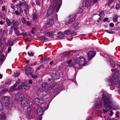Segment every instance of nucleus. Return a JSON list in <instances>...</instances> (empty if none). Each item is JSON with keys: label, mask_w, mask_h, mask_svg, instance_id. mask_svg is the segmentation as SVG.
<instances>
[{"label": "nucleus", "mask_w": 120, "mask_h": 120, "mask_svg": "<svg viewBox=\"0 0 120 120\" xmlns=\"http://www.w3.org/2000/svg\"><path fill=\"white\" fill-rule=\"evenodd\" d=\"M34 70L32 68L29 66H27L26 67L25 72L26 75H28L29 74L32 73Z\"/></svg>", "instance_id": "0eeeda50"}, {"label": "nucleus", "mask_w": 120, "mask_h": 120, "mask_svg": "<svg viewBox=\"0 0 120 120\" xmlns=\"http://www.w3.org/2000/svg\"><path fill=\"white\" fill-rule=\"evenodd\" d=\"M11 47H9L8 49V53H9L11 51Z\"/></svg>", "instance_id": "4d7b16f0"}, {"label": "nucleus", "mask_w": 120, "mask_h": 120, "mask_svg": "<svg viewBox=\"0 0 120 120\" xmlns=\"http://www.w3.org/2000/svg\"><path fill=\"white\" fill-rule=\"evenodd\" d=\"M42 105V106H43V107H42L43 108H44L45 110H46L48 109V104L46 103L45 104H43Z\"/></svg>", "instance_id": "c756f323"}, {"label": "nucleus", "mask_w": 120, "mask_h": 120, "mask_svg": "<svg viewBox=\"0 0 120 120\" xmlns=\"http://www.w3.org/2000/svg\"><path fill=\"white\" fill-rule=\"evenodd\" d=\"M104 12L103 11H101L99 13V15L100 17H101L102 16H104Z\"/></svg>", "instance_id": "a19ab883"}, {"label": "nucleus", "mask_w": 120, "mask_h": 120, "mask_svg": "<svg viewBox=\"0 0 120 120\" xmlns=\"http://www.w3.org/2000/svg\"><path fill=\"white\" fill-rule=\"evenodd\" d=\"M72 61V60H70L67 62V63L68 64H70L71 62Z\"/></svg>", "instance_id": "0e129e2a"}, {"label": "nucleus", "mask_w": 120, "mask_h": 120, "mask_svg": "<svg viewBox=\"0 0 120 120\" xmlns=\"http://www.w3.org/2000/svg\"><path fill=\"white\" fill-rule=\"evenodd\" d=\"M4 105L6 106V107H8V106H9V105L8 104V103H7L6 102V103Z\"/></svg>", "instance_id": "052dcab7"}, {"label": "nucleus", "mask_w": 120, "mask_h": 120, "mask_svg": "<svg viewBox=\"0 0 120 120\" xmlns=\"http://www.w3.org/2000/svg\"><path fill=\"white\" fill-rule=\"evenodd\" d=\"M8 43L10 46H12L13 45V43L12 41L9 40L8 41Z\"/></svg>", "instance_id": "79ce46f5"}, {"label": "nucleus", "mask_w": 120, "mask_h": 120, "mask_svg": "<svg viewBox=\"0 0 120 120\" xmlns=\"http://www.w3.org/2000/svg\"><path fill=\"white\" fill-rule=\"evenodd\" d=\"M102 96L105 107L106 109V110L103 109V111L104 113H106L108 111L111 109V102L109 98H107L104 94L102 95Z\"/></svg>", "instance_id": "f03ea898"}, {"label": "nucleus", "mask_w": 120, "mask_h": 120, "mask_svg": "<svg viewBox=\"0 0 120 120\" xmlns=\"http://www.w3.org/2000/svg\"><path fill=\"white\" fill-rule=\"evenodd\" d=\"M0 63H1L2 61H4V55H2L0 56Z\"/></svg>", "instance_id": "c9c22d12"}, {"label": "nucleus", "mask_w": 120, "mask_h": 120, "mask_svg": "<svg viewBox=\"0 0 120 120\" xmlns=\"http://www.w3.org/2000/svg\"><path fill=\"white\" fill-rule=\"evenodd\" d=\"M26 23L28 25H30L31 24V23L29 21H27L26 22Z\"/></svg>", "instance_id": "774afa93"}, {"label": "nucleus", "mask_w": 120, "mask_h": 120, "mask_svg": "<svg viewBox=\"0 0 120 120\" xmlns=\"http://www.w3.org/2000/svg\"><path fill=\"white\" fill-rule=\"evenodd\" d=\"M108 20V18H106L104 19L103 21L105 22L107 21Z\"/></svg>", "instance_id": "338daca9"}, {"label": "nucleus", "mask_w": 120, "mask_h": 120, "mask_svg": "<svg viewBox=\"0 0 120 120\" xmlns=\"http://www.w3.org/2000/svg\"><path fill=\"white\" fill-rule=\"evenodd\" d=\"M118 18V16L117 15H114L113 18V22H116L118 20L117 19Z\"/></svg>", "instance_id": "b1692460"}, {"label": "nucleus", "mask_w": 120, "mask_h": 120, "mask_svg": "<svg viewBox=\"0 0 120 120\" xmlns=\"http://www.w3.org/2000/svg\"><path fill=\"white\" fill-rule=\"evenodd\" d=\"M92 0H86L85 7L87 8H90Z\"/></svg>", "instance_id": "f3484780"}, {"label": "nucleus", "mask_w": 120, "mask_h": 120, "mask_svg": "<svg viewBox=\"0 0 120 120\" xmlns=\"http://www.w3.org/2000/svg\"><path fill=\"white\" fill-rule=\"evenodd\" d=\"M19 4L20 5V7H21L22 4L24 5L25 8H26V9L28 11H29V9H28V5L26 4V2L24 0H22V1H19Z\"/></svg>", "instance_id": "9b49d317"}, {"label": "nucleus", "mask_w": 120, "mask_h": 120, "mask_svg": "<svg viewBox=\"0 0 120 120\" xmlns=\"http://www.w3.org/2000/svg\"><path fill=\"white\" fill-rule=\"evenodd\" d=\"M71 34L73 35H75L77 34V33L75 32L74 31H72L71 32Z\"/></svg>", "instance_id": "c03bdc74"}, {"label": "nucleus", "mask_w": 120, "mask_h": 120, "mask_svg": "<svg viewBox=\"0 0 120 120\" xmlns=\"http://www.w3.org/2000/svg\"><path fill=\"white\" fill-rule=\"evenodd\" d=\"M20 35H22L23 36H25L27 35V34L26 33H22L20 34Z\"/></svg>", "instance_id": "09e8293b"}, {"label": "nucleus", "mask_w": 120, "mask_h": 120, "mask_svg": "<svg viewBox=\"0 0 120 120\" xmlns=\"http://www.w3.org/2000/svg\"><path fill=\"white\" fill-rule=\"evenodd\" d=\"M44 112V111L42 108L39 107L37 109V113L39 116H41L43 114Z\"/></svg>", "instance_id": "ddd939ff"}, {"label": "nucleus", "mask_w": 120, "mask_h": 120, "mask_svg": "<svg viewBox=\"0 0 120 120\" xmlns=\"http://www.w3.org/2000/svg\"><path fill=\"white\" fill-rule=\"evenodd\" d=\"M101 101H99V103H95V105L98 108H100L102 105V103L101 102Z\"/></svg>", "instance_id": "4be33fe9"}, {"label": "nucleus", "mask_w": 120, "mask_h": 120, "mask_svg": "<svg viewBox=\"0 0 120 120\" xmlns=\"http://www.w3.org/2000/svg\"><path fill=\"white\" fill-rule=\"evenodd\" d=\"M6 117V116L5 115H4L3 116L1 115L0 118V120H5Z\"/></svg>", "instance_id": "ea45409f"}, {"label": "nucleus", "mask_w": 120, "mask_h": 120, "mask_svg": "<svg viewBox=\"0 0 120 120\" xmlns=\"http://www.w3.org/2000/svg\"><path fill=\"white\" fill-rule=\"evenodd\" d=\"M9 99V97L6 96H4L2 98V99L3 101H8Z\"/></svg>", "instance_id": "2f4dec72"}, {"label": "nucleus", "mask_w": 120, "mask_h": 120, "mask_svg": "<svg viewBox=\"0 0 120 120\" xmlns=\"http://www.w3.org/2000/svg\"><path fill=\"white\" fill-rule=\"evenodd\" d=\"M19 4H16V6L17 9H19V7H20V5Z\"/></svg>", "instance_id": "864d4df0"}, {"label": "nucleus", "mask_w": 120, "mask_h": 120, "mask_svg": "<svg viewBox=\"0 0 120 120\" xmlns=\"http://www.w3.org/2000/svg\"><path fill=\"white\" fill-rule=\"evenodd\" d=\"M53 11H54V10H52L51 9H49V7L47 12V16H50L52 14Z\"/></svg>", "instance_id": "a211bd4d"}, {"label": "nucleus", "mask_w": 120, "mask_h": 120, "mask_svg": "<svg viewBox=\"0 0 120 120\" xmlns=\"http://www.w3.org/2000/svg\"><path fill=\"white\" fill-rule=\"evenodd\" d=\"M3 108V104L2 102L0 101V110L2 109Z\"/></svg>", "instance_id": "37998d69"}, {"label": "nucleus", "mask_w": 120, "mask_h": 120, "mask_svg": "<svg viewBox=\"0 0 120 120\" xmlns=\"http://www.w3.org/2000/svg\"><path fill=\"white\" fill-rule=\"evenodd\" d=\"M30 75L31 76V77L33 78L34 79H35L37 78V76H33L32 74V73L30 74Z\"/></svg>", "instance_id": "3c124183"}, {"label": "nucleus", "mask_w": 120, "mask_h": 120, "mask_svg": "<svg viewBox=\"0 0 120 120\" xmlns=\"http://www.w3.org/2000/svg\"><path fill=\"white\" fill-rule=\"evenodd\" d=\"M115 74L114 75H111L112 78H111V80L112 83H114L116 85H117L119 83L118 82H115V81H116V80H118L117 79H116V78H115Z\"/></svg>", "instance_id": "f8f14e48"}, {"label": "nucleus", "mask_w": 120, "mask_h": 120, "mask_svg": "<svg viewBox=\"0 0 120 120\" xmlns=\"http://www.w3.org/2000/svg\"><path fill=\"white\" fill-rule=\"evenodd\" d=\"M32 19L34 21H36L38 16L37 15V12L36 11H33L32 14Z\"/></svg>", "instance_id": "2eb2a0df"}, {"label": "nucleus", "mask_w": 120, "mask_h": 120, "mask_svg": "<svg viewBox=\"0 0 120 120\" xmlns=\"http://www.w3.org/2000/svg\"><path fill=\"white\" fill-rule=\"evenodd\" d=\"M25 99L21 101V105L22 107H25L27 106L30 102L29 99H27L26 98Z\"/></svg>", "instance_id": "423d86ee"}, {"label": "nucleus", "mask_w": 120, "mask_h": 120, "mask_svg": "<svg viewBox=\"0 0 120 120\" xmlns=\"http://www.w3.org/2000/svg\"><path fill=\"white\" fill-rule=\"evenodd\" d=\"M5 6H3L2 7V11H4L5 10Z\"/></svg>", "instance_id": "6e6d98bb"}, {"label": "nucleus", "mask_w": 120, "mask_h": 120, "mask_svg": "<svg viewBox=\"0 0 120 120\" xmlns=\"http://www.w3.org/2000/svg\"><path fill=\"white\" fill-rule=\"evenodd\" d=\"M71 52L70 51L64 52L62 56L63 57H64L67 56L69 55L70 54Z\"/></svg>", "instance_id": "412c9836"}, {"label": "nucleus", "mask_w": 120, "mask_h": 120, "mask_svg": "<svg viewBox=\"0 0 120 120\" xmlns=\"http://www.w3.org/2000/svg\"><path fill=\"white\" fill-rule=\"evenodd\" d=\"M114 24L113 23H110L109 25V26L112 27H113L114 26Z\"/></svg>", "instance_id": "603ef678"}, {"label": "nucleus", "mask_w": 120, "mask_h": 120, "mask_svg": "<svg viewBox=\"0 0 120 120\" xmlns=\"http://www.w3.org/2000/svg\"><path fill=\"white\" fill-rule=\"evenodd\" d=\"M120 7V4H117L116 6V9H119Z\"/></svg>", "instance_id": "8fccbe9b"}, {"label": "nucleus", "mask_w": 120, "mask_h": 120, "mask_svg": "<svg viewBox=\"0 0 120 120\" xmlns=\"http://www.w3.org/2000/svg\"><path fill=\"white\" fill-rule=\"evenodd\" d=\"M6 44V42L5 41H3L2 39L0 38V47H3Z\"/></svg>", "instance_id": "aec40b11"}, {"label": "nucleus", "mask_w": 120, "mask_h": 120, "mask_svg": "<svg viewBox=\"0 0 120 120\" xmlns=\"http://www.w3.org/2000/svg\"><path fill=\"white\" fill-rule=\"evenodd\" d=\"M77 10V12L78 13L80 14L82 13L83 9L84 7L83 6L82 4L81 6Z\"/></svg>", "instance_id": "6ab92c4d"}, {"label": "nucleus", "mask_w": 120, "mask_h": 120, "mask_svg": "<svg viewBox=\"0 0 120 120\" xmlns=\"http://www.w3.org/2000/svg\"><path fill=\"white\" fill-rule=\"evenodd\" d=\"M29 83L31 84L32 83V81L31 80H30L29 81Z\"/></svg>", "instance_id": "680f3d73"}, {"label": "nucleus", "mask_w": 120, "mask_h": 120, "mask_svg": "<svg viewBox=\"0 0 120 120\" xmlns=\"http://www.w3.org/2000/svg\"><path fill=\"white\" fill-rule=\"evenodd\" d=\"M23 23L25 24L26 23V22L24 18H22L21 19Z\"/></svg>", "instance_id": "49530a36"}, {"label": "nucleus", "mask_w": 120, "mask_h": 120, "mask_svg": "<svg viewBox=\"0 0 120 120\" xmlns=\"http://www.w3.org/2000/svg\"><path fill=\"white\" fill-rule=\"evenodd\" d=\"M22 86L24 87V88L26 90H27L30 88V86L28 84H26V83H24L22 85V86H19L18 87V89L19 90L21 89L22 88Z\"/></svg>", "instance_id": "9d476101"}, {"label": "nucleus", "mask_w": 120, "mask_h": 120, "mask_svg": "<svg viewBox=\"0 0 120 120\" xmlns=\"http://www.w3.org/2000/svg\"><path fill=\"white\" fill-rule=\"evenodd\" d=\"M110 113L109 114L111 116H112V115L113 114V112L111 111H110Z\"/></svg>", "instance_id": "69168bd1"}, {"label": "nucleus", "mask_w": 120, "mask_h": 120, "mask_svg": "<svg viewBox=\"0 0 120 120\" xmlns=\"http://www.w3.org/2000/svg\"><path fill=\"white\" fill-rule=\"evenodd\" d=\"M6 22L8 26H10L12 24V22L10 21L9 19L8 18H7L6 19Z\"/></svg>", "instance_id": "7c9ffc66"}, {"label": "nucleus", "mask_w": 120, "mask_h": 120, "mask_svg": "<svg viewBox=\"0 0 120 120\" xmlns=\"http://www.w3.org/2000/svg\"><path fill=\"white\" fill-rule=\"evenodd\" d=\"M54 23V20L52 19H49L47 21V27H48L52 25Z\"/></svg>", "instance_id": "dca6fc26"}, {"label": "nucleus", "mask_w": 120, "mask_h": 120, "mask_svg": "<svg viewBox=\"0 0 120 120\" xmlns=\"http://www.w3.org/2000/svg\"><path fill=\"white\" fill-rule=\"evenodd\" d=\"M95 55V52L90 51L88 53V59L89 60H90L92 58L94 57Z\"/></svg>", "instance_id": "6e6552de"}, {"label": "nucleus", "mask_w": 120, "mask_h": 120, "mask_svg": "<svg viewBox=\"0 0 120 120\" xmlns=\"http://www.w3.org/2000/svg\"><path fill=\"white\" fill-rule=\"evenodd\" d=\"M18 10H19V11L16 10L15 11V12H14L15 14L16 15H19L20 14H21V15L22 12H23V11L21 7H20L19 8V9Z\"/></svg>", "instance_id": "4468645a"}, {"label": "nucleus", "mask_w": 120, "mask_h": 120, "mask_svg": "<svg viewBox=\"0 0 120 120\" xmlns=\"http://www.w3.org/2000/svg\"><path fill=\"white\" fill-rule=\"evenodd\" d=\"M79 23L78 22L75 23L73 25V27L75 29H77L78 28V25Z\"/></svg>", "instance_id": "bb28decb"}, {"label": "nucleus", "mask_w": 120, "mask_h": 120, "mask_svg": "<svg viewBox=\"0 0 120 120\" xmlns=\"http://www.w3.org/2000/svg\"><path fill=\"white\" fill-rule=\"evenodd\" d=\"M40 1H37L36 2V4L37 5H38L39 6H40Z\"/></svg>", "instance_id": "de8ad7c7"}, {"label": "nucleus", "mask_w": 120, "mask_h": 120, "mask_svg": "<svg viewBox=\"0 0 120 120\" xmlns=\"http://www.w3.org/2000/svg\"><path fill=\"white\" fill-rule=\"evenodd\" d=\"M76 18L75 16L74 15H70L69 17V20L65 22L66 25H68L74 21Z\"/></svg>", "instance_id": "39448f33"}, {"label": "nucleus", "mask_w": 120, "mask_h": 120, "mask_svg": "<svg viewBox=\"0 0 120 120\" xmlns=\"http://www.w3.org/2000/svg\"><path fill=\"white\" fill-rule=\"evenodd\" d=\"M71 32L70 30H68L65 31L63 33L64 35L66 36L67 35H69L71 34Z\"/></svg>", "instance_id": "cd10ccee"}, {"label": "nucleus", "mask_w": 120, "mask_h": 120, "mask_svg": "<svg viewBox=\"0 0 120 120\" xmlns=\"http://www.w3.org/2000/svg\"><path fill=\"white\" fill-rule=\"evenodd\" d=\"M101 55L103 56L105 58L107 59L109 57V56H108L106 54L104 53H100Z\"/></svg>", "instance_id": "72a5a7b5"}, {"label": "nucleus", "mask_w": 120, "mask_h": 120, "mask_svg": "<svg viewBox=\"0 0 120 120\" xmlns=\"http://www.w3.org/2000/svg\"><path fill=\"white\" fill-rule=\"evenodd\" d=\"M8 90V89L5 88L3 89L0 92V95H1L2 94L6 93Z\"/></svg>", "instance_id": "a878e982"}, {"label": "nucleus", "mask_w": 120, "mask_h": 120, "mask_svg": "<svg viewBox=\"0 0 120 120\" xmlns=\"http://www.w3.org/2000/svg\"><path fill=\"white\" fill-rule=\"evenodd\" d=\"M14 31L15 32V33L17 35H20V33L19 31L17 29L15 28H14Z\"/></svg>", "instance_id": "4c0bfd02"}, {"label": "nucleus", "mask_w": 120, "mask_h": 120, "mask_svg": "<svg viewBox=\"0 0 120 120\" xmlns=\"http://www.w3.org/2000/svg\"><path fill=\"white\" fill-rule=\"evenodd\" d=\"M10 6L11 8L13 9V12H12V13L13 14H15V12H14V10H15V6L13 4H10Z\"/></svg>", "instance_id": "c85d7f7f"}, {"label": "nucleus", "mask_w": 120, "mask_h": 120, "mask_svg": "<svg viewBox=\"0 0 120 120\" xmlns=\"http://www.w3.org/2000/svg\"><path fill=\"white\" fill-rule=\"evenodd\" d=\"M55 33V31H50L49 32H47L46 33V35L47 36H52L53 34Z\"/></svg>", "instance_id": "393cba45"}, {"label": "nucleus", "mask_w": 120, "mask_h": 120, "mask_svg": "<svg viewBox=\"0 0 120 120\" xmlns=\"http://www.w3.org/2000/svg\"><path fill=\"white\" fill-rule=\"evenodd\" d=\"M105 31L106 32H107V33H109V34H113V32L112 31H108V30H106Z\"/></svg>", "instance_id": "13d9d810"}, {"label": "nucleus", "mask_w": 120, "mask_h": 120, "mask_svg": "<svg viewBox=\"0 0 120 120\" xmlns=\"http://www.w3.org/2000/svg\"><path fill=\"white\" fill-rule=\"evenodd\" d=\"M34 101L35 104L37 105H40L44 102V101L43 100H39L37 98L34 99Z\"/></svg>", "instance_id": "1a4fd4ad"}, {"label": "nucleus", "mask_w": 120, "mask_h": 120, "mask_svg": "<svg viewBox=\"0 0 120 120\" xmlns=\"http://www.w3.org/2000/svg\"><path fill=\"white\" fill-rule=\"evenodd\" d=\"M101 17H100L99 18V19H98V20L97 21V22H100V21L101 20Z\"/></svg>", "instance_id": "bf43d9fd"}, {"label": "nucleus", "mask_w": 120, "mask_h": 120, "mask_svg": "<svg viewBox=\"0 0 120 120\" xmlns=\"http://www.w3.org/2000/svg\"><path fill=\"white\" fill-rule=\"evenodd\" d=\"M19 75V73L17 71H15L14 73V76L15 77L18 76Z\"/></svg>", "instance_id": "f704fd0d"}, {"label": "nucleus", "mask_w": 120, "mask_h": 120, "mask_svg": "<svg viewBox=\"0 0 120 120\" xmlns=\"http://www.w3.org/2000/svg\"><path fill=\"white\" fill-rule=\"evenodd\" d=\"M0 17L1 19H5V14L4 13H1L0 14Z\"/></svg>", "instance_id": "e433bc0d"}, {"label": "nucleus", "mask_w": 120, "mask_h": 120, "mask_svg": "<svg viewBox=\"0 0 120 120\" xmlns=\"http://www.w3.org/2000/svg\"><path fill=\"white\" fill-rule=\"evenodd\" d=\"M65 37V35L63 33L58 36L57 37L59 39L62 38L64 37Z\"/></svg>", "instance_id": "58836bf2"}, {"label": "nucleus", "mask_w": 120, "mask_h": 120, "mask_svg": "<svg viewBox=\"0 0 120 120\" xmlns=\"http://www.w3.org/2000/svg\"><path fill=\"white\" fill-rule=\"evenodd\" d=\"M26 98L25 97L24 95L19 93H18L15 94V99L16 100L20 101H21L23 99H25Z\"/></svg>", "instance_id": "20e7f679"}, {"label": "nucleus", "mask_w": 120, "mask_h": 120, "mask_svg": "<svg viewBox=\"0 0 120 120\" xmlns=\"http://www.w3.org/2000/svg\"><path fill=\"white\" fill-rule=\"evenodd\" d=\"M76 66H78V67L80 66H84L86 65L88 62L86 61L85 58L82 56L79 57L77 58L75 60Z\"/></svg>", "instance_id": "7ed1b4c3"}, {"label": "nucleus", "mask_w": 120, "mask_h": 120, "mask_svg": "<svg viewBox=\"0 0 120 120\" xmlns=\"http://www.w3.org/2000/svg\"><path fill=\"white\" fill-rule=\"evenodd\" d=\"M28 54L30 56H33L34 55V53L32 52L30 53L29 52H28Z\"/></svg>", "instance_id": "a18cd8bd"}, {"label": "nucleus", "mask_w": 120, "mask_h": 120, "mask_svg": "<svg viewBox=\"0 0 120 120\" xmlns=\"http://www.w3.org/2000/svg\"><path fill=\"white\" fill-rule=\"evenodd\" d=\"M68 66L69 67H72L73 66V64H68Z\"/></svg>", "instance_id": "e2e57ef3"}, {"label": "nucleus", "mask_w": 120, "mask_h": 120, "mask_svg": "<svg viewBox=\"0 0 120 120\" xmlns=\"http://www.w3.org/2000/svg\"><path fill=\"white\" fill-rule=\"evenodd\" d=\"M44 93H45V92L44 91H43L41 92L40 93L39 95H42V96H44L45 95L44 94L43 95V93L44 94Z\"/></svg>", "instance_id": "5fc2aeb1"}, {"label": "nucleus", "mask_w": 120, "mask_h": 120, "mask_svg": "<svg viewBox=\"0 0 120 120\" xmlns=\"http://www.w3.org/2000/svg\"><path fill=\"white\" fill-rule=\"evenodd\" d=\"M20 81V79H18L17 81H16V82L15 84H14L13 86V88H15L17 86L18 84L19 83Z\"/></svg>", "instance_id": "473e14b6"}, {"label": "nucleus", "mask_w": 120, "mask_h": 120, "mask_svg": "<svg viewBox=\"0 0 120 120\" xmlns=\"http://www.w3.org/2000/svg\"><path fill=\"white\" fill-rule=\"evenodd\" d=\"M62 3L61 0H53L49 6V9L54 10L56 12H57Z\"/></svg>", "instance_id": "f257e3e1"}, {"label": "nucleus", "mask_w": 120, "mask_h": 120, "mask_svg": "<svg viewBox=\"0 0 120 120\" xmlns=\"http://www.w3.org/2000/svg\"><path fill=\"white\" fill-rule=\"evenodd\" d=\"M12 24L14 26L16 25L19 26L20 25V24L18 21H15L13 20L12 21Z\"/></svg>", "instance_id": "5701e85b"}]
</instances>
